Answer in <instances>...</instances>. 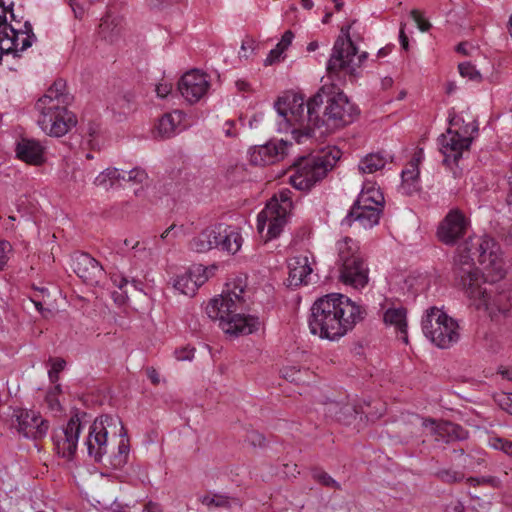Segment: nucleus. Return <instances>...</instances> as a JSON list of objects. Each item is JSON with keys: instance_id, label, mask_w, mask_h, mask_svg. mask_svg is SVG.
<instances>
[{"instance_id": "nucleus-1", "label": "nucleus", "mask_w": 512, "mask_h": 512, "mask_svg": "<svg viewBox=\"0 0 512 512\" xmlns=\"http://www.w3.org/2000/svg\"><path fill=\"white\" fill-rule=\"evenodd\" d=\"M275 109L293 127L297 142L312 137L316 128L325 127L324 134L349 125L359 114L357 106L335 85H323L306 103L302 94L288 92L278 98Z\"/></svg>"}, {"instance_id": "nucleus-2", "label": "nucleus", "mask_w": 512, "mask_h": 512, "mask_svg": "<svg viewBox=\"0 0 512 512\" xmlns=\"http://www.w3.org/2000/svg\"><path fill=\"white\" fill-rule=\"evenodd\" d=\"M366 315V309L348 296L330 293L313 303L308 324L312 334L335 340L352 330Z\"/></svg>"}, {"instance_id": "nucleus-3", "label": "nucleus", "mask_w": 512, "mask_h": 512, "mask_svg": "<svg viewBox=\"0 0 512 512\" xmlns=\"http://www.w3.org/2000/svg\"><path fill=\"white\" fill-rule=\"evenodd\" d=\"M73 96L66 92V82L57 79L40 97L35 109L39 112L38 124L48 135L62 137L77 124L76 115L68 110Z\"/></svg>"}, {"instance_id": "nucleus-4", "label": "nucleus", "mask_w": 512, "mask_h": 512, "mask_svg": "<svg viewBox=\"0 0 512 512\" xmlns=\"http://www.w3.org/2000/svg\"><path fill=\"white\" fill-rule=\"evenodd\" d=\"M244 289L235 286L219 298H213L206 306V314L210 319L219 320V326L233 336L249 335L259 327L257 317L241 313L245 309Z\"/></svg>"}, {"instance_id": "nucleus-5", "label": "nucleus", "mask_w": 512, "mask_h": 512, "mask_svg": "<svg viewBox=\"0 0 512 512\" xmlns=\"http://www.w3.org/2000/svg\"><path fill=\"white\" fill-rule=\"evenodd\" d=\"M340 155V150L333 147L316 155L299 157L293 163L295 173L290 176V184L297 190L309 191L334 168Z\"/></svg>"}, {"instance_id": "nucleus-6", "label": "nucleus", "mask_w": 512, "mask_h": 512, "mask_svg": "<svg viewBox=\"0 0 512 512\" xmlns=\"http://www.w3.org/2000/svg\"><path fill=\"white\" fill-rule=\"evenodd\" d=\"M336 265L339 281L354 289H362L369 282V267L358 243L346 236L337 241Z\"/></svg>"}, {"instance_id": "nucleus-7", "label": "nucleus", "mask_w": 512, "mask_h": 512, "mask_svg": "<svg viewBox=\"0 0 512 512\" xmlns=\"http://www.w3.org/2000/svg\"><path fill=\"white\" fill-rule=\"evenodd\" d=\"M453 273L456 284L461 287L467 297L480 299V304L485 303L483 295L493 288V283L488 282L475 267L474 258L471 257L469 245H461L458 254L454 258Z\"/></svg>"}, {"instance_id": "nucleus-8", "label": "nucleus", "mask_w": 512, "mask_h": 512, "mask_svg": "<svg viewBox=\"0 0 512 512\" xmlns=\"http://www.w3.org/2000/svg\"><path fill=\"white\" fill-rule=\"evenodd\" d=\"M358 54V48L350 37V26L341 28V35L335 40L332 53L327 62L329 77H357L358 69L367 59V52Z\"/></svg>"}, {"instance_id": "nucleus-9", "label": "nucleus", "mask_w": 512, "mask_h": 512, "mask_svg": "<svg viewBox=\"0 0 512 512\" xmlns=\"http://www.w3.org/2000/svg\"><path fill=\"white\" fill-rule=\"evenodd\" d=\"M242 242L243 239L237 227L218 223L195 236L190 242V248L198 253L218 249L235 254L240 250Z\"/></svg>"}, {"instance_id": "nucleus-10", "label": "nucleus", "mask_w": 512, "mask_h": 512, "mask_svg": "<svg viewBox=\"0 0 512 512\" xmlns=\"http://www.w3.org/2000/svg\"><path fill=\"white\" fill-rule=\"evenodd\" d=\"M421 326L425 337L441 349L450 348L460 339L457 321L437 307L426 310Z\"/></svg>"}, {"instance_id": "nucleus-11", "label": "nucleus", "mask_w": 512, "mask_h": 512, "mask_svg": "<svg viewBox=\"0 0 512 512\" xmlns=\"http://www.w3.org/2000/svg\"><path fill=\"white\" fill-rule=\"evenodd\" d=\"M290 190H282L274 196L257 216V229L265 242L277 238L287 223L292 208Z\"/></svg>"}, {"instance_id": "nucleus-12", "label": "nucleus", "mask_w": 512, "mask_h": 512, "mask_svg": "<svg viewBox=\"0 0 512 512\" xmlns=\"http://www.w3.org/2000/svg\"><path fill=\"white\" fill-rule=\"evenodd\" d=\"M462 245H469L471 257L476 258L492 281L505 275L504 261L499 243L489 236L469 237Z\"/></svg>"}, {"instance_id": "nucleus-13", "label": "nucleus", "mask_w": 512, "mask_h": 512, "mask_svg": "<svg viewBox=\"0 0 512 512\" xmlns=\"http://www.w3.org/2000/svg\"><path fill=\"white\" fill-rule=\"evenodd\" d=\"M117 424L120 425V436H126L127 431L119 417L101 415L91 424L85 444L89 456L93 457L95 462H101L107 453L108 427L117 426Z\"/></svg>"}, {"instance_id": "nucleus-14", "label": "nucleus", "mask_w": 512, "mask_h": 512, "mask_svg": "<svg viewBox=\"0 0 512 512\" xmlns=\"http://www.w3.org/2000/svg\"><path fill=\"white\" fill-rule=\"evenodd\" d=\"M86 416L85 412H76L70 417L65 426L54 431L52 436L54 449L62 458L73 459L82 430V422Z\"/></svg>"}, {"instance_id": "nucleus-15", "label": "nucleus", "mask_w": 512, "mask_h": 512, "mask_svg": "<svg viewBox=\"0 0 512 512\" xmlns=\"http://www.w3.org/2000/svg\"><path fill=\"white\" fill-rule=\"evenodd\" d=\"M469 227L470 220L465 213L458 208H453L440 222L437 235L442 243L454 245L465 236Z\"/></svg>"}, {"instance_id": "nucleus-16", "label": "nucleus", "mask_w": 512, "mask_h": 512, "mask_svg": "<svg viewBox=\"0 0 512 512\" xmlns=\"http://www.w3.org/2000/svg\"><path fill=\"white\" fill-rule=\"evenodd\" d=\"M207 75L199 70L186 72L178 82V91L190 104L198 102L208 91Z\"/></svg>"}, {"instance_id": "nucleus-17", "label": "nucleus", "mask_w": 512, "mask_h": 512, "mask_svg": "<svg viewBox=\"0 0 512 512\" xmlns=\"http://www.w3.org/2000/svg\"><path fill=\"white\" fill-rule=\"evenodd\" d=\"M290 147H292V143L284 140L269 141L251 149L250 163L256 166L274 164L284 159Z\"/></svg>"}, {"instance_id": "nucleus-18", "label": "nucleus", "mask_w": 512, "mask_h": 512, "mask_svg": "<svg viewBox=\"0 0 512 512\" xmlns=\"http://www.w3.org/2000/svg\"><path fill=\"white\" fill-rule=\"evenodd\" d=\"M17 430L26 438L42 439L49 429V422L33 410H19L15 415Z\"/></svg>"}, {"instance_id": "nucleus-19", "label": "nucleus", "mask_w": 512, "mask_h": 512, "mask_svg": "<svg viewBox=\"0 0 512 512\" xmlns=\"http://www.w3.org/2000/svg\"><path fill=\"white\" fill-rule=\"evenodd\" d=\"M423 426L430 428L431 434L435 436L436 441L444 443H452L456 441H464L469 437V432L460 424L451 421L437 422L432 418H425Z\"/></svg>"}, {"instance_id": "nucleus-20", "label": "nucleus", "mask_w": 512, "mask_h": 512, "mask_svg": "<svg viewBox=\"0 0 512 512\" xmlns=\"http://www.w3.org/2000/svg\"><path fill=\"white\" fill-rule=\"evenodd\" d=\"M73 270L83 282L89 285H98L104 275L101 264L88 253L75 255L73 258Z\"/></svg>"}, {"instance_id": "nucleus-21", "label": "nucleus", "mask_w": 512, "mask_h": 512, "mask_svg": "<svg viewBox=\"0 0 512 512\" xmlns=\"http://www.w3.org/2000/svg\"><path fill=\"white\" fill-rule=\"evenodd\" d=\"M382 212L383 210L379 206L357 205V201L355 200L341 224L351 227L352 224L357 221L364 228H372L379 223Z\"/></svg>"}, {"instance_id": "nucleus-22", "label": "nucleus", "mask_w": 512, "mask_h": 512, "mask_svg": "<svg viewBox=\"0 0 512 512\" xmlns=\"http://www.w3.org/2000/svg\"><path fill=\"white\" fill-rule=\"evenodd\" d=\"M441 144V151L444 154V162L452 160L455 164L458 163L464 151L468 150L471 145V139L464 137L461 138L459 131H454L451 128L447 129V134H442L439 138Z\"/></svg>"}, {"instance_id": "nucleus-23", "label": "nucleus", "mask_w": 512, "mask_h": 512, "mask_svg": "<svg viewBox=\"0 0 512 512\" xmlns=\"http://www.w3.org/2000/svg\"><path fill=\"white\" fill-rule=\"evenodd\" d=\"M207 276L201 265L194 266L172 279L173 287L181 294L194 296L198 288L205 283Z\"/></svg>"}, {"instance_id": "nucleus-24", "label": "nucleus", "mask_w": 512, "mask_h": 512, "mask_svg": "<svg viewBox=\"0 0 512 512\" xmlns=\"http://www.w3.org/2000/svg\"><path fill=\"white\" fill-rule=\"evenodd\" d=\"M490 282L493 283L492 290L483 295V298L487 301L480 304V299H472L473 305L477 309L485 308L491 312L498 311L505 315L512 308V291L509 289L498 291V286L495 285L494 281L491 280Z\"/></svg>"}, {"instance_id": "nucleus-25", "label": "nucleus", "mask_w": 512, "mask_h": 512, "mask_svg": "<svg viewBox=\"0 0 512 512\" xmlns=\"http://www.w3.org/2000/svg\"><path fill=\"white\" fill-rule=\"evenodd\" d=\"M288 287H299L308 283V276L312 273L307 255H298L288 261Z\"/></svg>"}, {"instance_id": "nucleus-26", "label": "nucleus", "mask_w": 512, "mask_h": 512, "mask_svg": "<svg viewBox=\"0 0 512 512\" xmlns=\"http://www.w3.org/2000/svg\"><path fill=\"white\" fill-rule=\"evenodd\" d=\"M44 150L45 148L39 141L22 138L17 143L16 155L27 164L40 166L45 162Z\"/></svg>"}, {"instance_id": "nucleus-27", "label": "nucleus", "mask_w": 512, "mask_h": 512, "mask_svg": "<svg viewBox=\"0 0 512 512\" xmlns=\"http://www.w3.org/2000/svg\"><path fill=\"white\" fill-rule=\"evenodd\" d=\"M389 161H393V156L385 151L370 153L360 161L359 170L371 174L384 168Z\"/></svg>"}, {"instance_id": "nucleus-28", "label": "nucleus", "mask_w": 512, "mask_h": 512, "mask_svg": "<svg viewBox=\"0 0 512 512\" xmlns=\"http://www.w3.org/2000/svg\"><path fill=\"white\" fill-rule=\"evenodd\" d=\"M406 315L407 311L404 307L388 308L383 315L385 324L394 326L397 331L404 334L402 339L405 343L408 342Z\"/></svg>"}, {"instance_id": "nucleus-29", "label": "nucleus", "mask_w": 512, "mask_h": 512, "mask_svg": "<svg viewBox=\"0 0 512 512\" xmlns=\"http://www.w3.org/2000/svg\"><path fill=\"white\" fill-rule=\"evenodd\" d=\"M7 29L0 31V51L1 53H17L20 51L19 31L11 24H8Z\"/></svg>"}, {"instance_id": "nucleus-30", "label": "nucleus", "mask_w": 512, "mask_h": 512, "mask_svg": "<svg viewBox=\"0 0 512 512\" xmlns=\"http://www.w3.org/2000/svg\"><path fill=\"white\" fill-rule=\"evenodd\" d=\"M181 112L164 114L158 122L157 130L162 138H170L175 134L178 124L181 121Z\"/></svg>"}, {"instance_id": "nucleus-31", "label": "nucleus", "mask_w": 512, "mask_h": 512, "mask_svg": "<svg viewBox=\"0 0 512 512\" xmlns=\"http://www.w3.org/2000/svg\"><path fill=\"white\" fill-rule=\"evenodd\" d=\"M126 175L119 172L117 168H107L101 172L94 180L96 186L104 187L109 189L114 186L120 180H125Z\"/></svg>"}, {"instance_id": "nucleus-32", "label": "nucleus", "mask_w": 512, "mask_h": 512, "mask_svg": "<svg viewBox=\"0 0 512 512\" xmlns=\"http://www.w3.org/2000/svg\"><path fill=\"white\" fill-rule=\"evenodd\" d=\"M358 204H365L368 206H379L383 209L384 207V196L376 188H369L367 190H362L358 195L357 199Z\"/></svg>"}, {"instance_id": "nucleus-33", "label": "nucleus", "mask_w": 512, "mask_h": 512, "mask_svg": "<svg viewBox=\"0 0 512 512\" xmlns=\"http://www.w3.org/2000/svg\"><path fill=\"white\" fill-rule=\"evenodd\" d=\"M282 377L292 383L305 384L309 375V370L301 369L296 366H286L281 369Z\"/></svg>"}, {"instance_id": "nucleus-34", "label": "nucleus", "mask_w": 512, "mask_h": 512, "mask_svg": "<svg viewBox=\"0 0 512 512\" xmlns=\"http://www.w3.org/2000/svg\"><path fill=\"white\" fill-rule=\"evenodd\" d=\"M128 440L122 439L118 445V452L111 457L110 464L114 469H121L128 461Z\"/></svg>"}, {"instance_id": "nucleus-35", "label": "nucleus", "mask_w": 512, "mask_h": 512, "mask_svg": "<svg viewBox=\"0 0 512 512\" xmlns=\"http://www.w3.org/2000/svg\"><path fill=\"white\" fill-rule=\"evenodd\" d=\"M311 474L312 478L321 485L329 488H334L336 490L341 489V485L324 470L320 468H313L311 470Z\"/></svg>"}, {"instance_id": "nucleus-36", "label": "nucleus", "mask_w": 512, "mask_h": 512, "mask_svg": "<svg viewBox=\"0 0 512 512\" xmlns=\"http://www.w3.org/2000/svg\"><path fill=\"white\" fill-rule=\"evenodd\" d=\"M436 477L443 483L454 484L463 481L465 475L453 469H440L436 472Z\"/></svg>"}, {"instance_id": "nucleus-37", "label": "nucleus", "mask_w": 512, "mask_h": 512, "mask_svg": "<svg viewBox=\"0 0 512 512\" xmlns=\"http://www.w3.org/2000/svg\"><path fill=\"white\" fill-rule=\"evenodd\" d=\"M19 35L25 34V37L21 40L20 51H24L32 46L33 42L36 40V36L33 33V28L30 22L26 21L24 23V29H18Z\"/></svg>"}, {"instance_id": "nucleus-38", "label": "nucleus", "mask_w": 512, "mask_h": 512, "mask_svg": "<svg viewBox=\"0 0 512 512\" xmlns=\"http://www.w3.org/2000/svg\"><path fill=\"white\" fill-rule=\"evenodd\" d=\"M201 502L208 507H228L229 497L222 494L205 495L201 498Z\"/></svg>"}, {"instance_id": "nucleus-39", "label": "nucleus", "mask_w": 512, "mask_h": 512, "mask_svg": "<svg viewBox=\"0 0 512 512\" xmlns=\"http://www.w3.org/2000/svg\"><path fill=\"white\" fill-rule=\"evenodd\" d=\"M53 361L52 367L48 372L49 380L51 383L56 384L59 380V373L64 370L66 361L62 358L51 359Z\"/></svg>"}, {"instance_id": "nucleus-40", "label": "nucleus", "mask_w": 512, "mask_h": 512, "mask_svg": "<svg viewBox=\"0 0 512 512\" xmlns=\"http://www.w3.org/2000/svg\"><path fill=\"white\" fill-rule=\"evenodd\" d=\"M458 69L461 76L467 77L470 80H479L481 78L479 71L470 62L460 63Z\"/></svg>"}, {"instance_id": "nucleus-41", "label": "nucleus", "mask_w": 512, "mask_h": 512, "mask_svg": "<svg viewBox=\"0 0 512 512\" xmlns=\"http://www.w3.org/2000/svg\"><path fill=\"white\" fill-rule=\"evenodd\" d=\"M127 175L126 179L129 182H134L137 184H144L148 180V174L144 169L141 168H133L127 173H124Z\"/></svg>"}, {"instance_id": "nucleus-42", "label": "nucleus", "mask_w": 512, "mask_h": 512, "mask_svg": "<svg viewBox=\"0 0 512 512\" xmlns=\"http://www.w3.org/2000/svg\"><path fill=\"white\" fill-rule=\"evenodd\" d=\"M490 444L493 448L501 450L508 456L512 457V441L500 437H493L490 440Z\"/></svg>"}, {"instance_id": "nucleus-43", "label": "nucleus", "mask_w": 512, "mask_h": 512, "mask_svg": "<svg viewBox=\"0 0 512 512\" xmlns=\"http://www.w3.org/2000/svg\"><path fill=\"white\" fill-rule=\"evenodd\" d=\"M410 16L412 17V19L415 21V23L417 24V27L422 31V32H426L428 31L430 28H431V24L430 22L425 19L423 17V15L421 14L420 11L416 10V9H413L411 12H410Z\"/></svg>"}, {"instance_id": "nucleus-44", "label": "nucleus", "mask_w": 512, "mask_h": 512, "mask_svg": "<svg viewBox=\"0 0 512 512\" xmlns=\"http://www.w3.org/2000/svg\"><path fill=\"white\" fill-rule=\"evenodd\" d=\"M12 251V245L6 240H0V271L4 270L8 262V254Z\"/></svg>"}, {"instance_id": "nucleus-45", "label": "nucleus", "mask_w": 512, "mask_h": 512, "mask_svg": "<svg viewBox=\"0 0 512 512\" xmlns=\"http://www.w3.org/2000/svg\"><path fill=\"white\" fill-rule=\"evenodd\" d=\"M478 130V123L473 120L462 127H459L458 131L460 132L461 138L467 137L472 141L474 134H477Z\"/></svg>"}, {"instance_id": "nucleus-46", "label": "nucleus", "mask_w": 512, "mask_h": 512, "mask_svg": "<svg viewBox=\"0 0 512 512\" xmlns=\"http://www.w3.org/2000/svg\"><path fill=\"white\" fill-rule=\"evenodd\" d=\"M419 167L409 163L408 167L401 173L402 181L419 180Z\"/></svg>"}, {"instance_id": "nucleus-47", "label": "nucleus", "mask_w": 512, "mask_h": 512, "mask_svg": "<svg viewBox=\"0 0 512 512\" xmlns=\"http://www.w3.org/2000/svg\"><path fill=\"white\" fill-rule=\"evenodd\" d=\"M195 348L186 346L182 347L180 349H176L174 354L177 360L179 361H185V360H192L194 357Z\"/></svg>"}, {"instance_id": "nucleus-48", "label": "nucleus", "mask_w": 512, "mask_h": 512, "mask_svg": "<svg viewBox=\"0 0 512 512\" xmlns=\"http://www.w3.org/2000/svg\"><path fill=\"white\" fill-rule=\"evenodd\" d=\"M246 440L254 447H262L265 444V437L257 431H251L247 434Z\"/></svg>"}, {"instance_id": "nucleus-49", "label": "nucleus", "mask_w": 512, "mask_h": 512, "mask_svg": "<svg viewBox=\"0 0 512 512\" xmlns=\"http://www.w3.org/2000/svg\"><path fill=\"white\" fill-rule=\"evenodd\" d=\"M496 401L502 410L512 415V393L503 394Z\"/></svg>"}, {"instance_id": "nucleus-50", "label": "nucleus", "mask_w": 512, "mask_h": 512, "mask_svg": "<svg viewBox=\"0 0 512 512\" xmlns=\"http://www.w3.org/2000/svg\"><path fill=\"white\" fill-rule=\"evenodd\" d=\"M401 189L406 195H412L420 190L419 180L402 181Z\"/></svg>"}, {"instance_id": "nucleus-51", "label": "nucleus", "mask_w": 512, "mask_h": 512, "mask_svg": "<svg viewBox=\"0 0 512 512\" xmlns=\"http://www.w3.org/2000/svg\"><path fill=\"white\" fill-rule=\"evenodd\" d=\"M283 52V48L276 45V47L269 52L267 58L264 61V64L267 66L279 61Z\"/></svg>"}, {"instance_id": "nucleus-52", "label": "nucleus", "mask_w": 512, "mask_h": 512, "mask_svg": "<svg viewBox=\"0 0 512 512\" xmlns=\"http://www.w3.org/2000/svg\"><path fill=\"white\" fill-rule=\"evenodd\" d=\"M132 250L134 251V257H147L149 252L146 249V246L141 244L139 241H135L132 245Z\"/></svg>"}, {"instance_id": "nucleus-53", "label": "nucleus", "mask_w": 512, "mask_h": 512, "mask_svg": "<svg viewBox=\"0 0 512 512\" xmlns=\"http://www.w3.org/2000/svg\"><path fill=\"white\" fill-rule=\"evenodd\" d=\"M293 38H294L293 32L291 30H287L282 35V38L277 45L279 47L283 48V50L285 51L288 48V46L292 43Z\"/></svg>"}, {"instance_id": "nucleus-54", "label": "nucleus", "mask_w": 512, "mask_h": 512, "mask_svg": "<svg viewBox=\"0 0 512 512\" xmlns=\"http://www.w3.org/2000/svg\"><path fill=\"white\" fill-rule=\"evenodd\" d=\"M130 101H131L130 94H124V95L120 96L117 103H118V106H119V109L121 110V112L126 113L127 111L130 110Z\"/></svg>"}, {"instance_id": "nucleus-55", "label": "nucleus", "mask_w": 512, "mask_h": 512, "mask_svg": "<svg viewBox=\"0 0 512 512\" xmlns=\"http://www.w3.org/2000/svg\"><path fill=\"white\" fill-rule=\"evenodd\" d=\"M172 90L170 83H160L156 86V93L160 98H165Z\"/></svg>"}, {"instance_id": "nucleus-56", "label": "nucleus", "mask_w": 512, "mask_h": 512, "mask_svg": "<svg viewBox=\"0 0 512 512\" xmlns=\"http://www.w3.org/2000/svg\"><path fill=\"white\" fill-rule=\"evenodd\" d=\"M111 281L120 290H123V288L128 284V280L120 274L111 275Z\"/></svg>"}, {"instance_id": "nucleus-57", "label": "nucleus", "mask_w": 512, "mask_h": 512, "mask_svg": "<svg viewBox=\"0 0 512 512\" xmlns=\"http://www.w3.org/2000/svg\"><path fill=\"white\" fill-rule=\"evenodd\" d=\"M404 29H405V24H401L400 32H399V41H400L401 47L407 51L409 49V39H408V36L406 35Z\"/></svg>"}, {"instance_id": "nucleus-58", "label": "nucleus", "mask_w": 512, "mask_h": 512, "mask_svg": "<svg viewBox=\"0 0 512 512\" xmlns=\"http://www.w3.org/2000/svg\"><path fill=\"white\" fill-rule=\"evenodd\" d=\"M464 511H465V506L460 500L452 502L449 505H447V507H446V512H464Z\"/></svg>"}, {"instance_id": "nucleus-59", "label": "nucleus", "mask_w": 512, "mask_h": 512, "mask_svg": "<svg viewBox=\"0 0 512 512\" xmlns=\"http://www.w3.org/2000/svg\"><path fill=\"white\" fill-rule=\"evenodd\" d=\"M146 372H147V377L149 378L151 383L154 385H158L160 382V377H159L157 370L153 367H149V368H147Z\"/></svg>"}, {"instance_id": "nucleus-60", "label": "nucleus", "mask_w": 512, "mask_h": 512, "mask_svg": "<svg viewBox=\"0 0 512 512\" xmlns=\"http://www.w3.org/2000/svg\"><path fill=\"white\" fill-rule=\"evenodd\" d=\"M235 122L233 120H227L224 124V134L227 137H235L237 134L234 131Z\"/></svg>"}, {"instance_id": "nucleus-61", "label": "nucleus", "mask_w": 512, "mask_h": 512, "mask_svg": "<svg viewBox=\"0 0 512 512\" xmlns=\"http://www.w3.org/2000/svg\"><path fill=\"white\" fill-rule=\"evenodd\" d=\"M144 511L145 512H162V507L157 502L149 501L148 503L145 504Z\"/></svg>"}, {"instance_id": "nucleus-62", "label": "nucleus", "mask_w": 512, "mask_h": 512, "mask_svg": "<svg viewBox=\"0 0 512 512\" xmlns=\"http://www.w3.org/2000/svg\"><path fill=\"white\" fill-rule=\"evenodd\" d=\"M70 7L72 8L76 18L81 19L84 16V14H85L84 8L81 5H79L77 2H72V4H70Z\"/></svg>"}, {"instance_id": "nucleus-63", "label": "nucleus", "mask_w": 512, "mask_h": 512, "mask_svg": "<svg viewBox=\"0 0 512 512\" xmlns=\"http://www.w3.org/2000/svg\"><path fill=\"white\" fill-rule=\"evenodd\" d=\"M424 157V152L422 148H419L413 155L411 161L409 163L419 166V163Z\"/></svg>"}, {"instance_id": "nucleus-64", "label": "nucleus", "mask_w": 512, "mask_h": 512, "mask_svg": "<svg viewBox=\"0 0 512 512\" xmlns=\"http://www.w3.org/2000/svg\"><path fill=\"white\" fill-rule=\"evenodd\" d=\"M114 301L118 304H123L127 298L126 292L119 293L117 291L112 293Z\"/></svg>"}]
</instances>
